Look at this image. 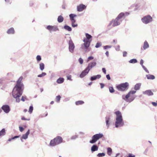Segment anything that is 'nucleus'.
Returning a JSON list of instances; mask_svg holds the SVG:
<instances>
[{
  "mask_svg": "<svg viewBox=\"0 0 157 157\" xmlns=\"http://www.w3.org/2000/svg\"><path fill=\"white\" fill-rule=\"evenodd\" d=\"M124 15L125 14L124 13H121L116 19L112 20L110 22L109 26L112 25V26L115 27L119 25L123 20V18L125 17Z\"/></svg>",
  "mask_w": 157,
  "mask_h": 157,
  "instance_id": "nucleus-2",
  "label": "nucleus"
},
{
  "mask_svg": "<svg viewBox=\"0 0 157 157\" xmlns=\"http://www.w3.org/2000/svg\"><path fill=\"white\" fill-rule=\"evenodd\" d=\"M103 136V135L102 133H99L94 135L92 137V140L90 141V143L91 144H94L99 139L101 138Z\"/></svg>",
  "mask_w": 157,
  "mask_h": 157,
  "instance_id": "nucleus-8",
  "label": "nucleus"
},
{
  "mask_svg": "<svg viewBox=\"0 0 157 157\" xmlns=\"http://www.w3.org/2000/svg\"><path fill=\"white\" fill-rule=\"evenodd\" d=\"M12 140H13V139H12V138H11L9 139L8 140V141H10Z\"/></svg>",
  "mask_w": 157,
  "mask_h": 157,
  "instance_id": "nucleus-64",
  "label": "nucleus"
},
{
  "mask_svg": "<svg viewBox=\"0 0 157 157\" xmlns=\"http://www.w3.org/2000/svg\"><path fill=\"white\" fill-rule=\"evenodd\" d=\"M64 81V79L63 78H59L57 80V82L58 83L60 84L62 83Z\"/></svg>",
  "mask_w": 157,
  "mask_h": 157,
  "instance_id": "nucleus-28",
  "label": "nucleus"
},
{
  "mask_svg": "<svg viewBox=\"0 0 157 157\" xmlns=\"http://www.w3.org/2000/svg\"><path fill=\"white\" fill-rule=\"evenodd\" d=\"M109 90L110 93H113L114 92V90L113 87H109Z\"/></svg>",
  "mask_w": 157,
  "mask_h": 157,
  "instance_id": "nucleus-37",
  "label": "nucleus"
},
{
  "mask_svg": "<svg viewBox=\"0 0 157 157\" xmlns=\"http://www.w3.org/2000/svg\"><path fill=\"white\" fill-rule=\"evenodd\" d=\"M112 47V46L111 45H106L103 47V48L105 50L107 48H110Z\"/></svg>",
  "mask_w": 157,
  "mask_h": 157,
  "instance_id": "nucleus-41",
  "label": "nucleus"
},
{
  "mask_svg": "<svg viewBox=\"0 0 157 157\" xmlns=\"http://www.w3.org/2000/svg\"><path fill=\"white\" fill-rule=\"evenodd\" d=\"M70 20H71L74 19V17L77 16V15L75 14L71 13L69 15Z\"/></svg>",
  "mask_w": 157,
  "mask_h": 157,
  "instance_id": "nucleus-31",
  "label": "nucleus"
},
{
  "mask_svg": "<svg viewBox=\"0 0 157 157\" xmlns=\"http://www.w3.org/2000/svg\"><path fill=\"white\" fill-rule=\"evenodd\" d=\"M71 24H74L76 22V20L75 19L71 20Z\"/></svg>",
  "mask_w": 157,
  "mask_h": 157,
  "instance_id": "nucleus-54",
  "label": "nucleus"
},
{
  "mask_svg": "<svg viewBox=\"0 0 157 157\" xmlns=\"http://www.w3.org/2000/svg\"><path fill=\"white\" fill-rule=\"evenodd\" d=\"M71 25L72 27H76L78 26L77 24H71Z\"/></svg>",
  "mask_w": 157,
  "mask_h": 157,
  "instance_id": "nucleus-55",
  "label": "nucleus"
},
{
  "mask_svg": "<svg viewBox=\"0 0 157 157\" xmlns=\"http://www.w3.org/2000/svg\"><path fill=\"white\" fill-rule=\"evenodd\" d=\"M120 46L119 45H117L115 48V49L117 51H119L120 50Z\"/></svg>",
  "mask_w": 157,
  "mask_h": 157,
  "instance_id": "nucleus-47",
  "label": "nucleus"
},
{
  "mask_svg": "<svg viewBox=\"0 0 157 157\" xmlns=\"http://www.w3.org/2000/svg\"><path fill=\"white\" fill-rule=\"evenodd\" d=\"M46 74L45 73L43 72L41 74L38 75V77H42L45 75Z\"/></svg>",
  "mask_w": 157,
  "mask_h": 157,
  "instance_id": "nucleus-40",
  "label": "nucleus"
},
{
  "mask_svg": "<svg viewBox=\"0 0 157 157\" xmlns=\"http://www.w3.org/2000/svg\"><path fill=\"white\" fill-rule=\"evenodd\" d=\"M86 6L83 4H80L77 6V10L78 12L82 11L86 8Z\"/></svg>",
  "mask_w": 157,
  "mask_h": 157,
  "instance_id": "nucleus-12",
  "label": "nucleus"
},
{
  "mask_svg": "<svg viewBox=\"0 0 157 157\" xmlns=\"http://www.w3.org/2000/svg\"><path fill=\"white\" fill-rule=\"evenodd\" d=\"M136 92V90L130 91L126 95H122V98L126 102L130 103L133 101L136 97V96L133 95Z\"/></svg>",
  "mask_w": 157,
  "mask_h": 157,
  "instance_id": "nucleus-4",
  "label": "nucleus"
},
{
  "mask_svg": "<svg viewBox=\"0 0 157 157\" xmlns=\"http://www.w3.org/2000/svg\"><path fill=\"white\" fill-rule=\"evenodd\" d=\"M68 44L69 51L71 53H73L74 52L75 46L74 43L71 39H70L69 40Z\"/></svg>",
  "mask_w": 157,
  "mask_h": 157,
  "instance_id": "nucleus-10",
  "label": "nucleus"
},
{
  "mask_svg": "<svg viewBox=\"0 0 157 157\" xmlns=\"http://www.w3.org/2000/svg\"><path fill=\"white\" fill-rule=\"evenodd\" d=\"M127 52L126 51L123 52V56L125 57L127 56Z\"/></svg>",
  "mask_w": 157,
  "mask_h": 157,
  "instance_id": "nucleus-51",
  "label": "nucleus"
},
{
  "mask_svg": "<svg viewBox=\"0 0 157 157\" xmlns=\"http://www.w3.org/2000/svg\"><path fill=\"white\" fill-rule=\"evenodd\" d=\"M61 97L60 95H58L56 97V100H57V102H58L59 101V100L60 99Z\"/></svg>",
  "mask_w": 157,
  "mask_h": 157,
  "instance_id": "nucleus-43",
  "label": "nucleus"
},
{
  "mask_svg": "<svg viewBox=\"0 0 157 157\" xmlns=\"http://www.w3.org/2000/svg\"><path fill=\"white\" fill-rule=\"evenodd\" d=\"M147 78L148 79H154L155 78V77L152 75H146Z\"/></svg>",
  "mask_w": 157,
  "mask_h": 157,
  "instance_id": "nucleus-29",
  "label": "nucleus"
},
{
  "mask_svg": "<svg viewBox=\"0 0 157 157\" xmlns=\"http://www.w3.org/2000/svg\"><path fill=\"white\" fill-rule=\"evenodd\" d=\"M116 115V121L115 122V126L116 128L122 126L124 124L123 118L121 112L117 111L115 112Z\"/></svg>",
  "mask_w": 157,
  "mask_h": 157,
  "instance_id": "nucleus-3",
  "label": "nucleus"
},
{
  "mask_svg": "<svg viewBox=\"0 0 157 157\" xmlns=\"http://www.w3.org/2000/svg\"><path fill=\"white\" fill-rule=\"evenodd\" d=\"M78 61L80 64H82L83 63V60L81 58L79 59Z\"/></svg>",
  "mask_w": 157,
  "mask_h": 157,
  "instance_id": "nucleus-44",
  "label": "nucleus"
},
{
  "mask_svg": "<svg viewBox=\"0 0 157 157\" xmlns=\"http://www.w3.org/2000/svg\"><path fill=\"white\" fill-rule=\"evenodd\" d=\"M149 45L147 43V41H145L143 45V48L145 50L146 49L149 48Z\"/></svg>",
  "mask_w": 157,
  "mask_h": 157,
  "instance_id": "nucleus-25",
  "label": "nucleus"
},
{
  "mask_svg": "<svg viewBox=\"0 0 157 157\" xmlns=\"http://www.w3.org/2000/svg\"><path fill=\"white\" fill-rule=\"evenodd\" d=\"M6 134L5 130L4 128H3L0 131V136H3Z\"/></svg>",
  "mask_w": 157,
  "mask_h": 157,
  "instance_id": "nucleus-30",
  "label": "nucleus"
},
{
  "mask_svg": "<svg viewBox=\"0 0 157 157\" xmlns=\"http://www.w3.org/2000/svg\"><path fill=\"white\" fill-rule=\"evenodd\" d=\"M64 20L63 17L61 15H59L58 17L57 18V21L59 23L62 22Z\"/></svg>",
  "mask_w": 157,
  "mask_h": 157,
  "instance_id": "nucleus-27",
  "label": "nucleus"
},
{
  "mask_svg": "<svg viewBox=\"0 0 157 157\" xmlns=\"http://www.w3.org/2000/svg\"><path fill=\"white\" fill-rule=\"evenodd\" d=\"M106 77L107 78V79L109 80H110L111 79L110 76L109 74L107 75H106Z\"/></svg>",
  "mask_w": 157,
  "mask_h": 157,
  "instance_id": "nucleus-56",
  "label": "nucleus"
},
{
  "mask_svg": "<svg viewBox=\"0 0 157 157\" xmlns=\"http://www.w3.org/2000/svg\"><path fill=\"white\" fill-rule=\"evenodd\" d=\"M101 45H102V44H101V42H98L96 43V45L95 46V47L98 48L99 47L101 46Z\"/></svg>",
  "mask_w": 157,
  "mask_h": 157,
  "instance_id": "nucleus-35",
  "label": "nucleus"
},
{
  "mask_svg": "<svg viewBox=\"0 0 157 157\" xmlns=\"http://www.w3.org/2000/svg\"><path fill=\"white\" fill-rule=\"evenodd\" d=\"M101 77V76L100 75H94L91 77L90 78V80L91 81H94L100 78Z\"/></svg>",
  "mask_w": 157,
  "mask_h": 157,
  "instance_id": "nucleus-19",
  "label": "nucleus"
},
{
  "mask_svg": "<svg viewBox=\"0 0 157 157\" xmlns=\"http://www.w3.org/2000/svg\"><path fill=\"white\" fill-rule=\"evenodd\" d=\"M19 137V136H14V137H12V139H13V140L15 138H18V137Z\"/></svg>",
  "mask_w": 157,
  "mask_h": 157,
  "instance_id": "nucleus-61",
  "label": "nucleus"
},
{
  "mask_svg": "<svg viewBox=\"0 0 157 157\" xmlns=\"http://www.w3.org/2000/svg\"><path fill=\"white\" fill-rule=\"evenodd\" d=\"M109 52L108 51H106L105 53V55H106V56H109Z\"/></svg>",
  "mask_w": 157,
  "mask_h": 157,
  "instance_id": "nucleus-60",
  "label": "nucleus"
},
{
  "mask_svg": "<svg viewBox=\"0 0 157 157\" xmlns=\"http://www.w3.org/2000/svg\"><path fill=\"white\" fill-rule=\"evenodd\" d=\"M23 88L15 86L13 89L12 95L13 97L16 99V101L17 102H19L20 101L19 98L22 94Z\"/></svg>",
  "mask_w": 157,
  "mask_h": 157,
  "instance_id": "nucleus-1",
  "label": "nucleus"
},
{
  "mask_svg": "<svg viewBox=\"0 0 157 157\" xmlns=\"http://www.w3.org/2000/svg\"><path fill=\"white\" fill-rule=\"evenodd\" d=\"M141 21L143 23L147 24L152 21L153 18L150 15H147L142 17L141 19Z\"/></svg>",
  "mask_w": 157,
  "mask_h": 157,
  "instance_id": "nucleus-7",
  "label": "nucleus"
},
{
  "mask_svg": "<svg viewBox=\"0 0 157 157\" xmlns=\"http://www.w3.org/2000/svg\"><path fill=\"white\" fill-rule=\"evenodd\" d=\"M30 133V130L28 129L26 133L24 134H23L21 137V139L26 140L28 138V136Z\"/></svg>",
  "mask_w": 157,
  "mask_h": 157,
  "instance_id": "nucleus-20",
  "label": "nucleus"
},
{
  "mask_svg": "<svg viewBox=\"0 0 157 157\" xmlns=\"http://www.w3.org/2000/svg\"><path fill=\"white\" fill-rule=\"evenodd\" d=\"M83 41L84 42L83 44L85 48L86 49H87L90 46V41H86V40H83Z\"/></svg>",
  "mask_w": 157,
  "mask_h": 157,
  "instance_id": "nucleus-16",
  "label": "nucleus"
},
{
  "mask_svg": "<svg viewBox=\"0 0 157 157\" xmlns=\"http://www.w3.org/2000/svg\"><path fill=\"white\" fill-rule=\"evenodd\" d=\"M120 155V154L119 153H117L116 154V156H115V157H117L118 155Z\"/></svg>",
  "mask_w": 157,
  "mask_h": 157,
  "instance_id": "nucleus-63",
  "label": "nucleus"
},
{
  "mask_svg": "<svg viewBox=\"0 0 157 157\" xmlns=\"http://www.w3.org/2000/svg\"><path fill=\"white\" fill-rule=\"evenodd\" d=\"M36 59L37 62L40 61L41 60V56L40 55H37L36 57Z\"/></svg>",
  "mask_w": 157,
  "mask_h": 157,
  "instance_id": "nucleus-38",
  "label": "nucleus"
},
{
  "mask_svg": "<svg viewBox=\"0 0 157 157\" xmlns=\"http://www.w3.org/2000/svg\"><path fill=\"white\" fill-rule=\"evenodd\" d=\"M98 149V147L95 145H94L91 147V151L92 152L97 151Z\"/></svg>",
  "mask_w": 157,
  "mask_h": 157,
  "instance_id": "nucleus-23",
  "label": "nucleus"
},
{
  "mask_svg": "<svg viewBox=\"0 0 157 157\" xmlns=\"http://www.w3.org/2000/svg\"><path fill=\"white\" fill-rule=\"evenodd\" d=\"M128 83L127 82H125L117 85L116 86V88L119 91H124L128 89Z\"/></svg>",
  "mask_w": 157,
  "mask_h": 157,
  "instance_id": "nucleus-6",
  "label": "nucleus"
},
{
  "mask_svg": "<svg viewBox=\"0 0 157 157\" xmlns=\"http://www.w3.org/2000/svg\"><path fill=\"white\" fill-rule=\"evenodd\" d=\"M19 128L20 131L21 132H23L24 130V128L22 127L21 126L19 127Z\"/></svg>",
  "mask_w": 157,
  "mask_h": 157,
  "instance_id": "nucleus-49",
  "label": "nucleus"
},
{
  "mask_svg": "<svg viewBox=\"0 0 157 157\" xmlns=\"http://www.w3.org/2000/svg\"><path fill=\"white\" fill-rule=\"evenodd\" d=\"M85 36H86V38H84L83 40H86V41H91V40H90V39H91L92 36L89 34L88 33H86Z\"/></svg>",
  "mask_w": 157,
  "mask_h": 157,
  "instance_id": "nucleus-21",
  "label": "nucleus"
},
{
  "mask_svg": "<svg viewBox=\"0 0 157 157\" xmlns=\"http://www.w3.org/2000/svg\"><path fill=\"white\" fill-rule=\"evenodd\" d=\"M78 137V136L77 135H75L74 136H73L71 138V140H75Z\"/></svg>",
  "mask_w": 157,
  "mask_h": 157,
  "instance_id": "nucleus-45",
  "label": "nucleus"
},
{
  "mask_svg": "<svg viewBox=\"0 0 157 157\" xmlns=\"http://www.w3.org/2000/svg\"><path fill=\"white\" fill-rule=\"evenodd\" d=\"M143 93L144 94L147 95L148 96H151L153 95V94L151 90H147L143 92Z\"/></svg>",
  "mask_w": 157,
  "mask_h": 157,
  "instance_id": "nucleus-17",
  "label": "nucleus"
},
{
  "mask_svg": "<svg viewBox=\"0 0 157 157\" xmlns=\"http://www.w3.org/2000/svg\"><path fill=\"white\" fill-rule=\"evenodd\" d=\"M137 60H136V59H131L130 60H129V63H137Z\"/></svg>",
  "mask_w": 157,
  "mask_h": 157,
  "instance_id": "nucleus-33",
  "label": "nucleus"
},
{
  "mask_svg": "<svg viewBox=\"0 0 157 157\" xmlns=\"http://www.w3.org/2000/svg\"><path fill=\"white\" fill-rule=\"evenodd\" d=\"M84 103V102L82 101H77L75 102V104L76 105H82Z\"/></svg>",
  "mask_w": 157,
  "mask_h": 157,
  "instance_id": "nucleus-34",
  "label": "nucleus"
},
{
  "mask_svg": "<svg viewBox=\"0 0 157 157\" xmlns=\"http://www.w3.org/2000/svg\"><path fill=\"white\" fill-rule=\"evenodd\" d=\"M105 119L106 126L107 128H108L110 124V118L109 117L107 116L105 117Z\"/></svg>",
  "mask_w": 157,
  "mask_h": 157,
  "instance_id": "nucleus-15",
  "label": "nucleus"
},
{
  "mask_svg": "<svg viewBox=\"0 0 157 157\" xmlns=\"http://www.w3.org/2000/svg\"><path fill=\"white\" fill-rule=\"evenodd\" d=\"M63 28L66 30L68 31H71L72 30L71 28L66 25H65L64 26Z\"/></svg>",
  "mask_w": 157,
  "mask_h": 157,
  "instance_id": "nucleus-26",
  "label": "nucleus"
},
{
  "mask_svg": "<svg viewBox=\"0 0 157 157\" xmlns=\"http://www.w3.org/2000/svg\"><path fill=\"white\" fill-rule=\"evenodd\" d=\"M143 63H144V61L143 59H141L140 60V65H142V64H143Z\"/></svg>",
  "mask_w": 157,
  "mask_h": 157,
  "instance_id": "nucleus-59",
  "label": "nucleus"
},
{
  "mask_svg": "<svg viewBox=\"0 0 157 157\" xmlns=\"http://www.w3.org/2000/svg\"><path fill=\"white\" fill-rule=\"evenodd\" d=\"M71 75H68L67 76V78L68 80H69L71 81H72V79H71Z\"/></svg>",
  "mask_w": 157,
  "mask_h": 157,
  "instance_id": "nucleus-46",
  "label": "nucleus"
},
{
  "mask_svg": "<svg viewBox=\"0 0 157 157\" xmlns=\"http://www.w3.org/2000/svg\"><path fill=\"white\" fill-rule=\"evenodd\" d=\"M7 33L8 34H13L14 33V30L13 28H11L8 30Z\"/></svg>",
  "mask_w": 157,
  "mask_h": 157,
  "instance_id": "nucleus-24",
  "label": "nucleus"
},
{
  "mask_svg": "<svg viewBox=\"0 0 157 157\" xmlns=\"http://www.w3.org/2000/svg\"><path fill=\"white\" fill-rule=\"evenodd\" d=\"M40 69H44V63H41L40 64Z\"/></svg>",
  "mask_w": 157,
  "mask_h": 157,
  "instance_id": "nucleus-39",
  "label": "nucleus"
},
{
  "mask_svg": "<svg viewBox=\"0 0 157 157\" xmlns=\"http://www.w3.org/2000/svg\"><path fill=\"white\" fill-rule=\"evenodd\" d=\"M33 107L32 106H30L29 107V112L30 113H31L33 111Z\"/></svg>",
  "mask_w": 157,
  "mask_h": 157,
  "instance_id": "nucleus-42",
  "label": "nucleus"
},
{
  "mask_svg": "<svg viewBox=\"0 0 157 157\" xmlns=\"http://www.w3.org/2000/svg\"><path fill=\"white\" fill-rule=\"evenodd\" d=\"M21 119L22 120H27V121H29L30 120V119L29 118L26 119V118H25V117H22Z\"/></svg>",
  "mask_w": 157,
  "mask_h": 157,
  "instance_id": "nucleus-57",
  "label": "nucleus"
},
{
  "mask_svg": "<svg viewBox=\"0 0 157 157\" xmlns=\"http://www.w3.org/2000/svg\"><path fill=\"white\" fill-rule=\"evenodd\" d=\"M112 152V149L110 147H108L107 148V154L109 156L111 155Z\"/></svg>",
  "mask_w": 157,
  "mask_h": 157,
  "instance_id": "nucleus-32",
  "label": "nucleus"
},
{
  "mask_svg": "<svg viewBox=\"0 0 157 157\" xmlns=\"http://www.w3.org/2000/svg\"><path fill=\"white\" fill-rule=\"evenodd\" d=\"M127 157H135V156L134 155H132V154H129L128 156Z\"/></svg>",
  "mask_w": 157,
  "mask_h": 157,
  "instance_id": "nucleus-48",
  "label": "nucleus"
},
{
  "mask_svg": "<svg viewBox=\"0 0 157 157\" xmlns=\"http://www.w3.org/2000/svg\"><path fill=\"white\" fill-rule=\"evenodd\" d=\"M101 87V89L103 88L104 86V85L103 83H100Z\"/></svg>",
  "mask_w": 157,
  "mask_h": 157,
  "instance_id": "nucleus-58",
  "label": "nucleus"
},
{
  "mask_svg": "<svg viewBox=\"0 0 157 157\" xmlns=\"http://www.w3.org/2000/svg\"><path fill=\"white\" fill-rule=\"evenodd\" d=\"M90 69H85L79 75L80 78H83L87 75Z\"/></svg>",
  "mask_w": 157,
  "mask_h": 157,
  "instance_id": "nucleus-13",
  "label": "nucleus"
},
{
  "mask_svg": "<svg viewBox=\"0 0 157 157\" xmlns=\"http://www.w3.org/2000/svg\"><path fill=\"white\" fill-rule=\"evenodd\" d=\"M96 64L95 62H93L88 64V66L86 69H91L96 65Z\"/></svg>",
  "mask_w": 157,
  "mask_h": 157,
  "instance_id": "nucleus-18",
  "label": "nucleus"
},
{
  "mask_svg": "<svg viewBox=\"0 0 157 157\" xmlns=\"http://www.w3.org/2000/svg\"><path fill=\"white\" fill-rule=\"evenodd\" d=\"M26 97L22 96L21 97V100L23 101H25V99H26Z\"/></svg>",
  "mask_w": 157,
  "mask_h": 157,
  "instance_id": "nucleus-53",
  "label": "nucleus"
},
{
  "mask_svg": "<svg viewBox=\"0 0 157 157\" xmlns=\"http://www.w3.org/2000/svg\"><path fill=\"white\" fill-rule=\"evenodd\" d=\"M94 59V57L92 56H90L88 57V60H92Z\"/></svg>",
  "mask_w": 157,
  "mask_h": 157,
  "instance_id": "nucleus-52",
  "label": "nucleus"
},
{
  "mask_svg": "<svg viewBox=\"0 0 157 157\" xmlns=\"http://www.w3.org/2000/svg\"><path fill=\"white\" fill-rule=\"evenodd\" d=\"M62 142V138L61 136H58L51 141L50 145L51 146H54L61 143Z\"/></svg>",
  "mask_w": 157,
  "mask_h": 157,
  "instance_id": "nucleus-5",
  "label": "nucleus"
},
{
  "mask_svg": "<svg viewBox=\"0 0 157 157\" xmlns=\"http://www.w3.org/2000/svg\"><path fill=\"white\" fill-rule=\"evenodd\" d=\"M23 78L22 76L20 77L17 82V83L16 86H18L21 87H23V85L21 83V81L22 79Z\"/></svg>",
  "mask_w": 157,
  "mask_h": 157,
  "instance_id": "nucleus-14",
  "label": "nucleus"
},
{
  "mask_svg": "<svg viewBox=\"0 0 157 157\" xmlns=\"http://www.w3.org/2000/svg\"><path fill=\"white\" fill-rule=\"evenodd\" d=\"M46 29L50 32L52 31L56 32L59 30L58 27L56 25H48L46 27Z\"/></svg>",
  "mask_w": 157,
  "mask_h": 157,
  "instance_id": "nucleus-9",
  "label": "nucleus"
},
{
  "mask_svg": "<svg viewBox=\"0 0 157 157\" xmlns=\"http://www.w3.org/2000/svg\"><path fill=\"white\" fill-rule=\"evenodd\" d=\"M141 86V83H138L136 84L134 87V89L136 90H139L140 87Z\"/></svg>",
  "mask_w": 157,
  "mask_h": 157,
  "instance_id": "nucleus-22",
  "label": "nucleus"
},
{
  "mask_svg": "<svg viewBox=\"0 0 157 157\" xmlns=\"http://www.w3.org/2000/svg\"><path fill=\"white\" fill-rule=\"evenodd\" d=\"M152 104L154 106H157V102H152Z\"/></svg>",
  "mask_w": 157,
  "mask_h": 157,
  "instance_id": "nucleus-50",
  "label": "nucleus"
},
{
  "mask_svg": "<svg viewBox=\"0 0 157 157\" xmlns=\"http://www.w3.org/2000/svg\"><path fill=\"white\" fill-rule=\"evenodd\" d=\"M105 155V154L104 153H99L98 154L97 156L98 157H102L104 156Z\"/></svg>",
  "mask_w": 157,
  "mask_h": 157,
  "instance_id": "nucleus-36",
  "label": "nucleus"
},
{
  "mask_svg": "<svg viewBox=\"0 0 157 157\" xmlns=\"http://www.w3.org/2000/svg\"><path fill=\"white\" fill-rule=\"evenodd\" d=\"M102 71H103V72L105 74H106V69H102Z\"/></svg>",
  "mask_w": 157,
  "mask_h": 157,
  "instance_id": "nucleus-62",
  "label": "nucleus"
},
{
  "mask_svg": "<svg viewBox=\"0 0 157 157\" xmlns=\"http://www.w3.org/2000/svg\"><path fill=\"white\" fill-rule=\"evenodd\" d=\"M1 108L3 110L4 112L6 113H8L10 110V107L7 105H3L2 107Z\"/></svg>",
  "mask_w": 157,
  "mask_h": 157,
  "instance_id": "nucleus-11",
  "label": "nucleus"
}]
</instances>
